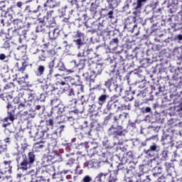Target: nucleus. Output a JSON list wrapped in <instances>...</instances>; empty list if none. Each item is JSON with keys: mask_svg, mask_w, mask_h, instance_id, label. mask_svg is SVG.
<instances>
[{"mask_svg": "<svg viewBox=\"0 0 182 182\" xmlns=\"http://www.w3.org/2000/svg\"><path fill=\"white\" fill-rule=\"evenodd\" d=\"M126 97L128 99V100H133V96L127 97L130 95V93H129V91L125 92Z\"/></svg>", "mask_w": 182, "mask_h": 182, "instance_id": "obj_57", "label": "nucleus"}, {"mask_svg": "<svg viewBox=\"0 0 182 182\" xmlns=\"http://www.w3.org/2000/svg\"><path fill=\"white\" fill-rule=\"evenodd\" d=\"M83 33L80 32V31H77V33L75 35V38H78L76 40H73L74 43H75L76 46H77V49H80L83 45H85V43L82 41V36H83Z\"/></svg>", "mask_w": 182, "mask_h": 182, "instance_id": "obj_15", "label": "nucleus"}, {"mask_svg": "<svg viewBox=\"0 0 182 182\" xmlns=\"http://www.w3.org/2000/svg\"><path fill=\"white\" fill-rule=\"evenodd\" d=\"M96 166V161H95V159H92L91 161H86L85 164H84V168H86V167L87 168H93V167H95Z\"/></svg>", "mask_w": 182, "mask_h": 182, "instance_id": "obj_24", "label": "nucleus"}, {"mask_svg": "<svg viewBox=\"0 0 182 182\" xmlns=\"http://www.w3.org/2000/svg\"><path fill=\"white\" fill-rule=\"evenodd\" d=\"M95 180L99 182H108L109 173H100L96 177Z\"/></svg>", "mask_w": 182, "mask_h": 182, "instance_id": "obj_18", "label": "nucleus"}, {"mask_svg": "<svg viewBox=\"0 0 182 182\" xmlns=\"http://www.w3.org/2000/svg\"><path fill=\"white\" fill-rule=\"evenodd\" d=\"M0 36L3 38V41H5V39H9V33L5 32L4 29H1L0 31Z\"/></svg>", "mask_w": 182, "mask_h": 182, "instance_id": "obj_38", "label": "nucleus"}, {"mask_svg": "<svg viewBox=\"0 0 182 182\" xmlns=\"http://www.w3.org/2000/svg\"><path fill=\"white\" fill-rule=\"evenodd\" d=\"M105 86L109 90H114L115 92H117V89H119V85H117V80L115 77H111L105 81Z\"/></svg>", "mask_w": 182, "mask_h": 182, "instance_id": "obj_9", "label": "nucleus"}, {"mask_svg": "<svg viewBox=\"0 0 182 182\" xmlns=\"http://www.w3.org/2000/svg\"><path fill=\"white\" fill-rule=\"evenodd\" d=\"M28 92L26 91H25V88L24 90H21L19 93H18V97H23V99H25V97H26V94Z\"/></svg>", "mask_w": 182, "mask_h": 182, "instance_id": "obj_47", "label": "nucleus"}, {"mask_svg": "<svg viewBox=\"0 0 182 182\" xmlns=\"http://www.w3.org/2000/svg\"><path fill=\"white\" fill-rule=\"evenodd\" d=\"M127 156H128L129 159H133V152L132 151L127 152Z\"/></svg>", "mask_w": 182, "mask_h": 182, "instance_id": "obj_63", "label": "nucleus"}, {"mask_svg": "<svg viewBox=\"0 0 182 182\" xmlns=\"http://www.w3.org/2000/svg\"><path fill=\"white\" fill-rule=\"evenodd\" d=\"M34 55H36V58L38 59V62L46 61L47 57L45 50H38L36 53H34Z\"/></svg>", "mask_w": 182, "mask_h": 182, "instance_id": "obj_17", "label": "nucleus"}, {"mask_svg": "<svg viewBox=\"0 0 182 182\" xmlns=\"http://www.w3.org/2000/svg\"><path fill=\"white\" fill-rule=\"evenodd\" d=\"M11 161H4V163L0 164V172L6 174L8 173L11 174L12 173V166H11Z\"/></svg>", "mask_w": 182, "mask_h": 182, "instance_id": "obj_10", "label": "nucleus"}, {"mask_svg": "<svg viewBox=\"0 0 182 182\" xmlns=\"http://www.w3.org/2000/svg\"><path fill=\"white\" fill-rule=\"evenodd\" d=\"M46 173H48V174H52L53 177L56 176V173H55V168L52 165L46 166Z\"/></svg>", "mask_w": 182, "mask_h": 182, "instance_id": "obj_25", "label": "nucleus"}, {"mask_svg": "<svg viewBox=\"0 0 182 182\" xmlns=\"http://www.w3.org/2000/svg\"><path fill=\"white\" fill-rule=\"evenodd\" d=\"M134 23H136V16H129L125 20L124 28L134 31V28H137V24Z\"/></svg>", "mask_w": 182, "mask_h": 182, "instance_id": "obj_7", "label": "nucleus"}, {"mask_svg": "<svg viewBox=\"0 0 182 182\" xmlns=\"http://www.w3.org/2000/svg\"><path fill=\"white\" fill-rule=\"evenodd\" d=\"M97 147V144L95 142H89L87 144L86 149L87 153H89L90 156H95L96 154V148Z\"/></svg>", "mask_w": 182, "mask_h": 182, "instance_id": "obj_16", "label": "nucleus"}, {"mask_svg": "<svg viewBox=\"0 0 182 182\" xmlns=\"http://www.w3.org/2000/svg\"><path fill=\"white\" fill-rule=\"evenodd\" d=\"M6 59V55L4 53L0 54V60H5Z\"/></svg>", "mask_w": 182, "mask_h": 182, "instance_id": "obj_61", "label": "nucleus"}, {"mask_svg": "<svg viewBox=\"0 0 182 182\" xmlns=\"http://www.w3.org/2000/svg\"><path fill=\"white\" fill-rule=\"evenodd\" d=\"M3 47L5 48V49H8V48H11V43H9V38L6 39V41L4 42Z\"/></svg>", "mask_w": 182, "mask_h": 182, "instance_id": "obj_48", "label": "nucleus"}, {"mask_svg": "<svg viewBox=\"0 0 182 182\" xmlns=\"http://www.w3.org/2000/svg\"><path fill=\"white\" fill-rule=\"evenodd\" d=\"M109 2H111V5H116L117 6V0H109Z\"/></svg>", "mask_w": 182, "mask_h": 182, "instance_id": "obj_62", "label": "nucleus"}, {"mask_svg": "<svg viewBox=\"0 0 182 182\" xmlns=\"http://www.w3.org/2000/svg\"><path fill=\"white\" fill-rule=\"evenodd\" d=\"M113 14H114V11H109L108 14H107V16H108L109 19H113Z\"/></svg>", "mask_w": 182, "mask_h": 182, "instance_id": "obj_53", "label": "nucleus"}, {"mask_svg": "<svg viewBox=\"0 0 182 182\" xmlns=\"http://www.w3.org/2000/svg\"><path fill=\"white\" fill-rule=\"evenodd\" d=\"M7 117L9 119L10 122L14 123L15 120V111H8Z\"/></svg>", "mask_w": 182, "mask_h": 182, "instance_id": "obj_33", "label": "nucleus"}, {"mask_svg": "<svg viewBox=\"0 0 182 182\" xmlns=\"http://www.w3.org/2000/svg\"><path fill=\"white\" fill-rule=\"evenodd\" d=\"M0 10L2 11L5 15L4 18L1 19V23H3V25H5V23L11 25V22H12L16 30L19 31V29H22V28H23V23L22 22V20L16 18L12 21V16L6 11V6H1Z\"/></svg>", "mask_w": 182, "mask_h": 182, "instance_id": "obj_3", "label": "nucleus"}, {"mask_svg": "<svg viewBox=\"0 0 182 182\" xmlns=\"http://www.w3.org/2000/svg\"><path fill=\"white\" fill-rule=\"evenodd\" d=\"M109 99V95L106 94L101 95L97 100V103L99 106H103L106 103V100Z\"/></svg>", "mask_w": 182, "mask_h": 182, "instance_id": "obj_22", "label": "nucleus"}, {"mask_svg": "<svg viewBox=\"0 0 182 182\" xmlns=\"http://www.w3.org/2000/svg\"><path fill=\"white\" fill-rule=\"evenodd\" d=\"M35 73L36 76H42L45 73V65H38Z\"/></svg>", "mask_w": 182, "mask_h": 182, "instance_id": "obj_28", "label": "nucleus"}, {"mask_svg": "<svg viewBox=\"0 0 182 182\" xmlns=\"http://www.w3.org/2000/svg\"><path fill=\"white\" fill-rule=\"evenodd\" d=\"M58 70L60 72H68V70L66 69V67L65 66V63L62 61H59L57 66H56Z\"/></svg>", "mask_w": 182, "mask_h": 182, "instance_id": "obj_30", "label": "nucleus"}, {"mask_svg": "<svg viewBox=\"0 0 182 182\" xmlns=\"http://www.w3.org/2000/svg\"><path fill=\"white\" fill-rule=\"evenodd\" d=\"M14 87H15V84H14V82H10L5 85L4 90H10V92H14Z\"/></svg>", "mask_w": 182, "mask_h": 182, "instance_id": "obj_36", "label": "nucleus"}, {"mask_svg": "<svg viewBox=\"0 0 182 182\" xmlns=\"http://www.w3.org/2000/svg\"><path fill=\"white\" fill-rule=\"evenodd\" d=\"M41 9H42V6L38 5L37 6L36 10L29 11H28L29 18H31L32 19H38L39 21H41V19H42V17H40L41 14H38V12H39V11H41Z\"/></svg>", "mask_w": 182, "mask_h": 182, "instance_id": "obj_13", "label": "nucleus"}, {"mask_svg": "<svg viewBox=\"0 0 182 182\" xmlns=\"http://www.w3.org/2000/svg\"><path fill=\"white\" fill-rule=\"evenodd\" d=\"M52 14H53V10H50V11H48L46 19H50L51 18H53V17H52Z\"/></svg>", "mask_w": 182, "mask_h": 182, "instance_id": "obj_52", "label": "nucleus"}, {"mask_svg": "<svg viewBox=\"0 0 182 182\" xmlns=\"http://www.w3.org/2000/svg\"><path fill=\"white\" fill-rule=\"evenodd\" d=\"M28 146L29 145H28L27 144H23L21 147L23 151H26V150L28 149Z\"/></svg>", "mask_w": 182, "mask_h": 182, "instance_id": "obj_60", "label": "nucleus"}, {"mask_svg": "<svg viewBox=\"0 0 182 182\" xmlns=\"http://www.w3.org/2000/svg\"><path fill=\"white\" fill-rule=\"evenodd\" d=\"M19 63H16V66L18 68V72H25V70L26 69V67L28 66V64L26 63V61H24L22 63V66L19 68Z\"/></svg>", "mask_w": 182, "mask_h": 182, "instance_id": "obj_32", "label": "nucleus"}, {"mask_svg": "<svg viewBox=\"0 0 182 182\" xmlns=\"http://www.w3.org/2000/svg\"><path fill=\"white\" fill-rule=\"evenodd\" d=\"M117 181V173L113 172L108 175V182H115Z\"/></svg>", "mask_w": 182, "mask_h": 182, "instance_id": "obj_31", "label": "nucleus"}, {"mask_svg": "<svg viewBox=\"0 0 182 182\" xmlns=\"http://www.w3.org/2000/svg\"><path fill=\"white\" fill-rule=\"evenodd\" d=\"M86 0H72L71 1V5L72 6H73V5H75L77 9H79V4H80V2H85Z\"/></svg>", "mask_w": 182, "mask_h": 182, "instance_id": "obj_40", "label": "nucleus"}, {"mask_svg": "<svg viewBox=\"0 0 182 182\" xmlns=\"http://www.w3.org/2000/svg\"><path fill=\"white\" fill-rule=\"evenodd\" d=\"M9 178H11V176H7L0 171V181H2V180H9Z\"/></svg>", "mask_w": 182, "mask_h": 182, "instance_id": "obj_43", "label": "nucleus"}, {"mask_svg": "<svg viewBox=\"0 0 182 182\" xmlns=\"http://www.w3.org/2000/svg\"><path fill=\"white\" fill-rule=\"evenodd\" d=\"M156 150H157V145H156V144L151 145L149 149L145 150L144 153L145 154H149L150 151H156Z\"/></svg>", "mask_w": 182, "mask_h": 182, "instance_id": "obj_39", "label": "nucleus"}, {"mask_svg": "<svg viewBox=\"0 0 182 182\" xmlns=\"http://www.w3.org/2000/svg\"><path fill=\"white\" fill-rule=\"evenodd\" d=\"M92 181H93V178H92V176L89 175L85 176L81 181V182H92Z\"/></svg>", "mask_w": 182, "mask_h": 182, "instance_id": "obj_42", "label": "nucleus"}, {"mask_svg": "<svg viewBox=\"0 0 182 182\" xmlns=\"http://www.w3.org/2000/svg\"><path fill=\"white\" fill-rule=\"evenodd\" d=\"M171 136H166L162 137V144L165 146L166 149H168L171 146L172 143Z\"/></svg>", "mask_w": 182, "mask_h": 182, "instance_id": "obj_19", "label": "nucleus"}, {"mask_svg": "<svg viewBox=\"0 0 182 182\" xmlns=\"http://www.w3.org/2000/svg\"><path fill=\"white\" fill-rule=\"evenodd\" d=\"M70 117H66L65 115H61L60 116V123H65V122H66L67 120H69V119H76V116H77V114H79V110L75 109L73 111H70Z\"/></svg>", "mask_w": 182, "mask_h": 182, "instance_id": "obj_14", "label": "nucleus"}, {"mask_svg": "<svg viewBox=\"0 0 182 182\" xmlns=\"http://www.w3.org/2000/svg\"><path fill=\"white\" fill-rule=\"evenodd\" d=\"M90 10L92 14H96V12H97V5L92 3Z\"/></svg>", "mask_w": 182, "mask_h": 182, "instance_id": "obj_44", "label": "nucleus"}, {"mask_svg": "<svg viewBox=\"0 0 182 182\" xmlns=\"http://www.w3.org/2000/svg\"><path fill=\"white\" fill-rule=\"evenodd\" d=\"M45 147V143L43 141L37 142L34 144V150L36 151H41Z\"/></svg>", "mask_w": 182, "mask_h": 182, "instance_id": "obj_26", "label": "nucleus"}, {"mask_svg": "<svg viewBox=\"0 0 182 182\" xmlns=\"http://www.w3.org/2000/svg\"><path fill=\"white\" fill-rule=\"evenodd\" d=\"M36 97V96L35 95V94L33 93H28L26 94V97H24V101L25 102H32L33 100H35V98Z\"/></svg>", "mask_w": 182, "mask_h": 182, "instance_id": "obj_27", "label": "nucleus"}, {"mask_svg": "<svg viewBox=\"0 0 182 182\" xmlns=\"http://www.w3.org/2000/svg\"><path fill=\"white\" fill-rule=\"evenodd\" d=\"M56 6V3L53 0H47L44 4V11L46 12L48 9H53Z\"/></svg>", "mask_w": 182, "mask_h": 182, "instance_id": "obj_20", "label": "nucleus"}, {"mask_svg": "<svg viewBox=\"0 0 182 182\" xmlns=\"http://www.w3.org/2000/svg\"><path fill=\"white\" fill-rule=\"evenodd\" d=\"M48 68L50 69V73H52L53 72V68H55V60L49 63Z\"/></svg>", "mask_w": 182, "mask_h": 182, "instance_id": "obj_45", "label": "nucleus"}, {"mask_svg": "<svg viewBox=\"0 0 182 182\" xmlns=\"http://www.w3.org/2000/svg\"><path fill=\"white\" fill-rule=\"evenodd\" d=\"M66 166H68V167H75V174H82L83 173V170L80 169L79 171V168H80V166L76 163V159H70L68 161V162L66 163Z\"/></svg>", "mask_w": 182, "mask_h": 182, "instance_id": "obj_12", "label": "nucleus"}, {"mask_svg": "<svg viewBox=\"0 0 182 182\" xmlns=\"http://www.w3.org/2000/svg\"><path fill=\"white\" fill-rule=\"evenodd\" d=\"M89 69L95 76H99V75H102V72L103 71V65L91 62L89 63Z\"/></svg>", "mask_w": 182, "mask_h": 182, "instance_id": "obj_6", "label": "nucleus"}, {"mask_svg": "<svg viewBox=\"0 0 182 182\" xmlns=\"http://www.w3.org/2000/svg\"><path fill=\"white\" fill-rule=\"evenodd\" d=\"M118 170H122V171H126L127 173H129V171H130V169L127 168V166L123 164H119L117 166Z\"/></svg>", "mask_w": 182, "mask_h": 182, "instance_id": "obj_34", "label": "nucleus"}, {"mask_svg": "<svg viewBox=\"0 0 182 182\" xmlns=\"http://www.w3.org/2000/svg\"><path fill=\"white\" fill-rule=\"evenodd\" d=\"M36 159V156L33 152H28V155L22 154L21 161L19 162V160H18V170H21V171H28V170H29L35 163Z\"/></svg>", "mask_w": 182, "mask_h": 182, "instance_id": "obj_1", "label": "nucleus"}, {"mask_svg": "<svg viewBox=\"0 0 182 182\" xmlns=\"http://www.w3.org/2000/svg\"><path fill=\"white\" fill-rule=\"evenodd\" d=\"M122 102H126V100L119 98V96L113 95L107 102V109L110 111L113 109L114 106V107H116L118 110Z\"/></svg>", "mask_w": 182, "mask_h": 182, "instance_id": "obj_5", "label": "nucleus"}, {"mask_svg": "<svg viewBox=\"0 0 182 182\" xmlns=\"http://www.w3.org/2000/svg\"><path fill=\"white\" fill-rule=\"evenodd\" d=\"M143 4V1H141L140 0H137L136 6H135V9H140L141 8V5Z\"/></svg>", "mask_w": 182, "mask_h": 182, "instance_id": "obj_50", "label": "nucleus"}, {"mask_svg": "<svg viewBox=\"0 0 182 182\" xmlns=\"http://www.w3.org/2000/svg\"><path fill=\"white\" fill-rule=\"evenodd\" d=\"M113 43H115V45L117 46V45H119V38H113L110 42V45H113Z\"/></svg>", "mask_w": 182, "mask_h": 182, "instance_id": "obj_51", "label": "nucleus"}, {"mask_svg": "<svg viewBox=\"0 0 182 182\" xmlns=\"http://www.w3.org/2000/svg\"><path fill=\"white\" fill-rule=\"evenodd\" d=\"M151 112V108L150 107H147L143 110V113H150Z\"/></svg>", "mask_w": 182, "mask_h": 182, "instance_id": "obj_59", "label": "nucleus"}, {"mask_svg": "<svg viewBox=\"0 0 182 182\" xmlns=\"http://www.w3.org/2000/svg\"><path fill=\"white\" fill-rule=\"evenodd\" d=\"M46 124L47 127H49L50 129H53V126H55V122H53V119L50 118L48 119H46Z\"/></svg>", "mask_w": 182, "mask_h": 182, "instance_id": "obj_35", "label": "nucleus"}, {"mask_svg": "<svg viewBox=\"0 0 182 182\" xmlns=\"http://www.w3.org/2000/svg\"><path fill=\"white\" fill-rule=\"evenodd\" d=\"M48 138L50 139L51 141H56L58 139V134L56 133H53V134L48 136Z\"/></svg>", "mask_w": 182, "mask_h": 182, "instance_id": "obj_46", "label": "nucleus"}, {"mask_svg": "<svg viewBox=\"0 0 182 182\" xmlns=\"http://www.w3.org/2000/svg\"><path fill=\"white\" fill-rule=\"evenodd\" d=\"M41 87L45 93H46V95L50 94V96L56 95V92L59 93V90H58V88H55L53 85H48V84H45L44 85H41Z\"/></svg>", "mask_w": 182, "mask_h": 182, "instance_id": "obj_11", "label": "nucleus"}, {"mask_svg": "<svg viewBox=\"0 0 182 182\" xmlns=\"http://www.w3.org/2000/svg\"><path fill=\"white\" fill-rule=\"evenodd\" d=\"M118 110L120 112H123V110H130V104L126 105V101L122 102L121 105H119Z\"/></svg>", "mask_w": 182, "mask_h": 182, "instance_id": "obj_29", "label": "nucleus"}, {"mask_svg": "<svg viewBox=\"0 0 182 182\" xmlns=\"http://www.w3.org/2000/svg\"><path fill=\"white\" fill-rule=\"evenodd\" d=\"M89 97L90 99H91V100H95V99H96V95L95 94V92H90L89 95Z\"/></svg>", "mask_w": 182, "mask_h": 182, "instance_id": "obj_55", "label": "nucleus"}, {"mask_svg": "<svg viewBox=\"0 0 182 182\" xmlns=\"http://www.w3.org/2000/svg\"><path fill=\"white\" fill-rule=\"evenodd\" d=\"M26 79H28V75H26L25 77H21L18 78L17 81L18 85H20L22 90H23L25 87L28 86V82H26Z\"/></svg>", "mask_w": 182, "mask_h": 182, "instance_id": "obj_21", "label": "nucleus"}, {"mask_svg": "<svg viewBox=\"0 0 182 182\" xmlns=\"http://www.w3.org/2000/svg\"><path fill=\"white\" fill-rule=\"evenodd\" d=\"M23 5V3H22L21 1H18L16 3V6H18V8H22Z\"/></svg>", "mask_w": 182, "mask_h": 182, "instance_id": "obj_64", "label": "nucleus"}, {"mask_svg": "<svg viewBox=\"0 0 182 182\" xmlns=\"http://www.w3.org/2000/svg\"><path fill=\"white\" fill-rule=\"evenodd\" d=\"M123 133H124V129L121 125H117V127L111 125L107 131L108 136H111L114 139H117V137L123 136Z\"/></svg>", "mask_w": 182, "mask_h": 182, "instance_id": "obj_4", "label": "nucleus"}, {"mask_svg": "<svg viewBox=\"0 0 182 182\" xmlns=\"http://www.w3.org/2000/svg\"><path fill=\"white\" fill-rule=\"evenodd\" d=\"M47 22L49 25V26H51L52 28H53V26H55V25H56V21H55V18H47Z\"/></svg>", "mask_w": 182, "mask_h": 182, "instance_id": "obj_41", "label": "nucleus"}, {"mask_svg": "<svg viewBox=\"0 0 182 182\" xmlns=\"http://www.w3.org/2000/svg\"><path fill=\"white\" fill-rule=\"evenodd\" d=\"M112 117H113V113L110 112L108 116L105 117V120H107V122H109V120H110V119H112Z\"/></svg>", "mask_w": 182, "mask_h": 182, "instance_id": "obj_58", "label": "nucleus"}, {"mask_svg": "<svg viewBox=\"0 0 182 182\" xmlns=\"http://www.w3.org/2000/svg\"><path fill=\"white\" fill-rule=\"evenodd\" d=\"M157 182H166V177L164 176H161L158 178Z\"/></svg>", "mask_w": 182, "mask_h": 182, "instance_id": "obj_56", "label": "nucleus"}, {"mask_svg": "<svg viewBox=\"0 0 182 182\" xmlns=\"http://www.w3.org/2000/svg\"><path fill=\"white\" fill-rule=\"evenodd\" d=\"M46 52V58H53L55 55H56V50L55 49H50V48H47L45 50Z\"/></svg>", "mask_w": 182, "mask_h": 182, "instance_id": "obj_23", "label": "nucleus"}, {"mask_svg": "<svg viewBox=\"0 0 182 182\" xmlns=\"http://www.w3.org/2000/svg\"><path fill=\"white\" fill-rule=\"evenodd\" d=\"M51 106L53 107L51 109V114L53 116H56V117H59L60 114L65 112V105L60 102V100H59V92H56L54 95L51 96Z\"/></svg>", "mask_w": 182, "mask_h": 182, "instance_id": "obj_2", "label": "nucleus"}, {"mask_svg": "<svg viewBox=\"0 0 182 182\" xmlns=\"http://www.w3.org/2000/svg\"><path fill=\"white\" fill-rule=\"evenodd\" d=\"M56 85H60V86H65V85H66V82H65L63 80H58L56 82Z\"/></svg>", "mask_w": 182, "mask_h": 182, "instance_id": "obj_54", "label": "nucleus"}, {"mask_svg": "<svg viewBox=\"0 0 182 182\" xmlns=\"http://www.w3.org/2000/svg\"><path fill=\"white\" fill-rule=\"evenodd\" d=\"M77 103V100L73 99L70 101V106H73V107H76V104Z\"/></svg>", "mask_w": 182, "mask_h": 182, "instance_id": "obj_49", "label": "nucleus"}, {"mask_svg": "<svg viewBox=\"0 0 182 182\" xmlns=\"http://www.w3.org/2000/svg\"><path fill=\"white\" fill-rule=\"evenodd\" d=\"M56 31V29H54L53 32H49V36L52 38V40L48 43L44 44L46 49H55L58 46V43L56 42V40H55L56 38V36H55Z\"/></svg>", "mask_w": 182, "mask_h": 182, "instance_id": "obj_8", "label": "nucleus"}, {"mask_svg": "<svg viewBox=\"0 0 182 182\" xmlns=\"http://www.w3.org/2000/svg\"><path fill=\"white\" fill-rule=\"evenodd\" d=\"M168 159V151H162L161 153V160L166 161Z\"/></svg>", "mask_w": 182, "mask_h": 182, "instance_id": "obj_37", "label": "nucleus"}]
</instances>
